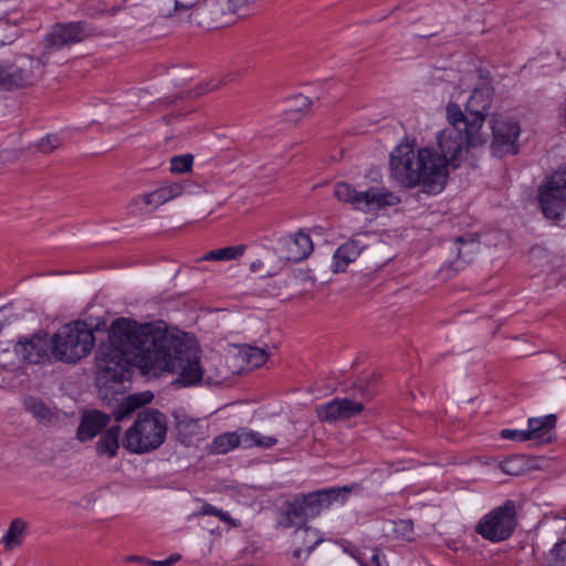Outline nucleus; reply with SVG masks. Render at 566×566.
Segmentation results:
<instances>
[{
	"label": "nucleus",
	"mask_w": 566,
	"mask_h": 566,
	"mask_svg": "<svg viewBox=\"0 0 566 566\" xmlns=\"http://www.w3.org/2000/svg\"><path fill=\"white\" fill-rule=\"evenodd\" d=\"M108 339L109 344L96 353V379L102 387L123 382L132 366L147 376L178 374L176 382L182 386H193L202 379L198 347L153 324L117 318L109 327Z\"/></svg>",
	"instance_id": "nucleus-1"
},
{
	"label": "nucleus",
	"mask_w": 566,
	"mask_h": 566,
	"mask_svg": "<svg viewBox=\"0 0 566 566\" xmlns=\"http://www.w3.org/2000/svg\"><path fill=\"white\" fill-rule=\"evenodd\" d=\"M242 358L252 367L262 366L269 357V354L265 349L247 345L240 352Z\"/></svg>",
	"instance_id": "nucleus-31"
},
{
	"label": "nucleus",
	"mask_w": 566,
	"mask_h": 566,
	"mask_svg": "<svg viewBox=\"0 0 566 566\" xmlns=\"http://www.w3.org/2000/svg\"><path fill=\"white\" fill-rule=\"evenodd\" d=\"M147 564L148 565H151V566H171V560H168V559H164V560H147Z\"/></svg>",
	"instance_id": "nucleus-45"
},
{
	"label": "nucleus",
	"mask_w": 566,
	"mask_h": 566,
	"mask_svg": "<svg viewBox=\"0 0 566 566\" xmlns=\"http://www.w3.org/2000/svg\"><path fill=\"white\" fill-rule=\"evenodd\" d=\"M200 0H176L178 11L189 10L196 6Z\"/></svg>",
	"instance_id": "nucleus-42"
},
{
	"label": "nucleus",
	"mask_w": 566,
	"mask_h": 566,
	"mask_svg": "<svg viewBox=\"0 0 566 566\" xmlns=\"http://www.w3.org/2000/svg\"><path fill=\"white\" fill-rule=\"evenodd\" d=\"M457 242L462 243V242H463V238H462V237H459V238L457 239Z\"/></svg>",
	"instance_id": "nucleus-51"
},
{
	"label": "nucleus",
	"mask_w": 566,
	"mask_h": 566,
	"mask_svg": "<svg viewBox=\"0 0 566 566\" xmlns=\"http://www.w3.org/2000/svg\"><path fill=\"white\" fill-rule=\"evenodd\" d=\"M360 254V248L356 241H347L336 249L333 255V271L344 272Z\"/></svg>",
	"instance_id": "nucleus-23"
},
{
	"label": "nucleus",
	"mask_w": 566,
	"mask_h": 566,
	"mask_svg": "<svg viewBox=\"0 0 566 566\" xmlns=\"http://www.w3.org/2000/svg\"><path fill=\"white\" fill-rule=\"evenodd\" d=\"M151 9L156 14L163 18L171 17L178 11L176 0H151Z\"/></svg>",
	"instance_id": "nucleus-34"
},
{
	"label": "nucleus",
	"mask_w": 566,
	"mask_h": 566,
	"mask_svg": "<svg viewBox=\"0 0 566 566\" xmlns=\"http://www.w3.org/2000/svg\"><path fill=\"white\" fill-rule=\"evenodd\" d=\"M25 528L27 524L21 518L13 520L7 533L2 537L4 545L9 548H11L13 545H19L24 535Z\"/></svg>",
	"instance_id": "nucleus-30"
},
{
	"label": "nucleus",
	"mask_w": 566,
	"mask_h": 566,
	"mask_svg": "<svg viewBox=\"0 0 566 566\" xmlns=\"http://www.w3.org/2000/svg\"><path fill=\"white\" fill-rule=\"evenodd\" d=\"M218 86H219V84L213 85V86L211 87V90H216Z\"/></svg>",
	"instance_id": "nucleus-53"
},
{
	"label": "nucleus",
	"mask_w": 566,
	"mask_h": 566,
	"mask_svg": "<svg viewBox=\"0 0 566 566\" xmlns=\"http://www.w3.org/2000/svg\"><path fill=\"white\" fill-rule=\"evenodd\" d=\"M346 392L349 397L336 398L317 408L321 420L334 422L354 418L364 410L365 401L373 396L367 377L356 379Z\"/></svg>",
	"instance_id": "nucleus-7"
},
{
	"label": "nucleus",
	"mask_w": 566,
	"mask_h": 566,
	"mask_svg": "<svg viewBox=\"0 0 566 566\" xmlns=\"http://www.w3.org/2000/svg\"><path fill=\"white\" fill-rule=\"evenodd\" d=\"M153 394L149 391H145L143 394L130 395L122 400L118 405L117 409L113 411V417L115 421L119 422L129 417L136 409L150 402L153 399Z\"/></svg>",
	"instance_id": "nucleus-22"
},
{
	"label": "nucleus",
	"mask_w": 566,
	"mask_h": 566,
	"mask_svg": "<svg viewBox=\"0 0 566 566\" xmlns=\"http://www.w3.org/2000/svg\"><path fill=\"white\" fill-rule=\"evenodd\" d=\"M353 557L357 560L360 566H373L369 564V556L367 552H357L353 554Z\"/></svg>",
	"instance_id": "nucleus-41"
},
{
	"label": "nucleus",
	"mask_w": 566,
	"mask_h": 566,
	"mask_svg": "<svg viewBox=\"0 0 566 566\" xmlns=\"http://www.w3.org/2000/svg\"><path fill=\"white\" fill-rule=\"evenodd\" d=\"M134 6L130 4V0H123L122 3L119 6H113L111 8H107L103 11L104 14L106 15H109V17H115L116 14H118L120 11H124V10H127V9H130L133 8Z\"/></svg>",
	"instance_id": "nucleus-39"
},
{
	"label": "nucleus",
	"mask_w": 566,
	"mask_h": 566,
	"mask_svg": "<svg viewBox=\"0 0 566 566\" xmlns=\"http://www.w3.org/2000/svg\"><path fill=\"white\" fill-rule=\"evenodd\" d=\"M369 564L373 566H389L385 554L378 548L369 549Z\"/></svg>",
	"instance_id": "nucleus-38"
},
{
	"label": "nucleus",
	"mask_w": 566,
	"mask_h": 566,
	"mask_svg": "<svg viewBox=\"0 0 566 566\" xmlns=\"http://www.w3.org/2000/svg\"><path fill=\"white\" fill-rule=\"evenodd\" d=\"M350 490L349 486H335L295 495L284 503L280 525L285 528L306 526L310 518L318 516L333 503H345Z\"/></svg>",
	"instance_id": "nucleus-3"
},
{
	"label": "nucleus",
	"mask_w": 566,
	"mask_h": 566,
	"mask_svg": "<svg viewBox=\"0 0 566 566\" xmlns=\"http://www.w3.org/2000/svg\"><path fill=\"white\" fill-rule=\"evenodd\" d=\"M334 196L358 210L371 211L399 203V198L386 189L369 188L366 191H357L346 182L335 185Z\"/></svg>",
	"instance_id": "nucleus-9"
},
{
	"label": "nucleus",
	"mask_w": 566,
	"mask_h": 566,
	"mask_svg": "<svg viewBox=\"0 0 566 566\" xmlns=\"http://www.w3.org/2000/svg\"><path fill=\"white\" fill-rule=\"evenodd\" d=\"M3 45H6V42L0 41V46H3Z\"/></svg>",
	"instance_id": "nucleus-52"
},
{
	"label": "nucleus",
	"mask_w": 566,
	"mask_h": 566,
	"mask_svg": "<svg viewBox=\"0 0 566 566\" xmlns=\"http://www.w3.org/2000/svg\"><path fill=\"white\" fill-rule=\"evenodd\" d=\"M61 145V139L56 135H48L38 144V149L43 154H50Z\"/></svg>",
	"instance_id": "nucleus-36"
},
{
	"label": "nucleus",
	"mask_w": 566,
	"mask_h": 566,
	"mask_svg": "<svg viewBox=\"0 0 566 566\" xmlns=\"http://www.w3.org/2000/svg\"><path fill=\"white\" fill-rule=\"evenodd\" d=\"M491 128L493 135L491 150L494 156L502 157L509 154H517L516 142L520 136L517 122L510 118H492Z\"/></svg>",
	"instance_id": "nucleus-13"
},
{
	"label": "nucleus",
	"mask_w": 566,
	"mask_h": 566,
	"mask_svg": "<svg viewBox=\"0 0 566 566\" xmlns=\"http://www.w3.org/2000/svg\"><path fill=\"white\" fill-rule=\"evenodd\" d=\"M184 182L165 184L153 192L145 193L142 200L145 205L159 207L175 198L180 197L185 191Z\"/></svg>",
	"instance_id": "nucleus-21"
},
{
	"label": "nucleus",
	"mask_w": 566,
	"mask_h": 566,
	"mask_svg": "<svg viewBox=\"0 0 566 566\" xmlns=\"http://www.w3.org/2000/svg\"><path fill=\"white\" fill-rule=\"evenodd\" d=\"M119 434L120 427L113 426L102 433L98 441L96 442V453L98 455H106L107 458H114L119 448Z\"/></svg>",
	"instance_id": "nucleus-24"
},
{
	"label": "nucleus",
	"mask_w": 566,
	"mask_h": 566,
	"mask_svg": "<svg viewBox=\"0 0 566 566\" xmlns=\"http://www.w3.org/2000/svg\"><path fill=\"white\" fill-rule=\"evenodd\" d=\"M390 167L402 186H421L428 195L441 192L447 184L443 160L431 147H423L415 153L409 146H399L391 153Z\"/></svg>",
	"instance_id": "nucleus-2"
},
{
	"label": "nucleus",
	"mask_w": 566,
	"mask_h": 566,
	"mask_svg": "<svg viewBox=\"0 0 566 566\" xmlns=\"http://www.w3.org/2000/svg\"><path fill=\"white\" fill-rule=\"evenodd\" d=\"M167 433L166 416L156 409L139 411L125 431L122 444L130 453L143 454L158 449Z\"/></svg>",
	"instance_id": "nucleus-4"
},
{
	"label": "nucleus",
	"mask_w": 566,
	"mask_h": 566,
	"mask_svg": "<svg viewBox=\"0 0 566 566\" xmlns=\"http://www.w3.org/2000/svg\"><path fill=\"white\" fill-rule=\"evenodd\" d=\"M94 34V29L85 21L55 23L44 38L45 48L42 54H48L49 59L52 52L82 42Z\"/></svg>",
	"instance_id": "nucleus-12"
},
{
	"label": "nucleus",
	"mask_w": 566,
	"mask_h": 566,
	"mask_svg": "<svg viewBox=\"0 0 566 566\" xmlns=\"http://www.w3.org/2000/svg\"><path fill=\"white\" fill-rule=\"evenodd\" d=\"M401 525L403 526L405 530H412V523L410 521H401Z\"/></svg>",
	"instance_id": "nucleus-48"
},
{
	"label": "nucleus",
	"mask_w": 566,
	"mask_h": 566,
	"mask_svg": "<svg viewBox=\"0 0 566 566\" xmlns=\"http://www.w3.org/2000/svg\"><path fill=\"white\" fill-rule=\"evenodd\" d=\"M468 130H457V128H444L438 136V146L441 154L438 153L440 159L443 160V171L446 179L448 178V167L458 168L464 151L469 148L482 146L483 144H472L469 140Z\"/></svg>",
	"instance_id": "nucleus-11"
},
{
	"label": "nucleus",
	"mask_w": 566,
	"mask_h": 566,
	"mask_svg": "<svg viewBox=\"0 0 566 566\" xmlns=\"http://www.w3.org/2000/svg\"><path fill=\"white\" fill-rule=\"evenodd\" d=\"M176 429L181 442L187 443L190 438L199 433V423L193 418L176 416Z\"/></svg>",
	"instance_id": "nucleus-27"
},
{
	"label": "nucleus",
	"mask_w": 566,
	"mask_h": 566,
	"mask_svg": "<svg viewBox=\"0 0 566 566\" xmlns=\"http://www.w3.org/2000/svg\"><path fill=\"white\" fill-rule=\"evenodd\" d=\"M52 355L60 361L75 364L93 349V329L83 321H74L60 327L51 338Z\"/></svg>",
	"instance_id": "nucleus-5"
},
{
	"label": "nucleus",
	"mask_w": 566,
	"mask_h": 566,
	"mask_svg": "<svg viewBox=\"0 0 566 566\" xmlns=\"http://www.w3.org/2000/svg\"><path fill=\"white\" fill-rule=\"evenodd\" d=\"M243 447L242 430L240 432H226L212 441L211 450L217 454H224L237 447Z\"/></svg>",
	"instance_id": "nucleus-25"
},
{
	"label": "nucleus",
	"mask_w": 566,
	"mask_h": 566,
	"mask_svg": "<svg viewBox=\"0 0 566 566\" xmlns=\"http://www.w3.org/2000/svg\"><path fill=\"white\" fill-rule=\"evenodd\" d=\"M219 512H220V509H217L216 506L209 504V503H205L201 507V511H200V514L201 515H211V516H217L219 515Z\"/></svg>",
	"instance_id": "nucleus-40"
},
{
	"label": "nucleus",
	"mask_w": 566,
	"mask_h": 566,
	"mask_svg": "<svg viewBox=\"0 0 566 566\" xmlns=\"http://www.w3.org/2000/svg\"><path fill=\"white\" fill-rule=\"evenodd\" d=\"M516 527V505L506 500L501 506L493 509L476 525V533L493 543L507 539Z\"/></svg>",
	"instance_id": "nucleus-8"
},
{
	"label": "nucleus",
	"mask_w": 566,
	"mask_h": 566,
	"mask_svg": "<svg viewBox=\"0 0 566 566\" xmlns=\"http://www.w3.org/2000/svg\"><path fill=\"white\" fill-rule=\"evenodd\" d=\"M493 96L494 88L485 83L471 93L465 104V113L471 117L472 132H481L492 106Z\"/></svg>",
	"instance_id": "nucleus-15"
},
{
	"label": "nucleus",
	"mask_w": 566,
	"mask_h": 566,
	"mask_svg": "<svg viewBox=\"0 0 566 566\" xmlns=\"http://www.w3.org/2000/svg\"><path fill=\"white\" fill-rule=\"evenodd\" d=\"M446 115L447 120L450 125L448 128H457V130H468V138L469 140H471L472 144L486 143V138L482 132H472L471 117L469 116L468 113H463L459 104L449 102L446 106Z\"/></svg>",
	"instance_id": "nucleus-17"
},
{
	"label": "nucleus",
	"mask_w": 566,
	"mask_h": 566,
	"mask_svg": "<svg viewBox=\"0 0 566 566\" xmlns=\"http://www.w3.org/2000/svg\"><path fill=\"white\" fill-rule=\"evenodd\" d=\"M556 426V416L548 415L542 418H530L527 433L531 440L538 443H549L553 440V430Z\"/></svg>",
	"instance_id": "nucleus-20"
},
{
	"label": "nucleus",
	"mask_w": 566,
	"mask_h": 566,
	"mask_svg": "<svg viewBox=\"0 0 566 566\" xmlns=\"http://www.w3.org/2000/svg\"><path fill=\"white\" fill-rule=\"evenodd\" d=\"M513 463V460H506L502 463V470L507 474H514L513 467L511 464Z\"/></svg>",
	"instance_id": "nucleus-44"
},
{
	"label": "nucleus",
	"mask_w": 566,
	"mask_h": 566,
	"mask_svg": "<svg viewBox=\"0 0 566 566\" xmlns=\"http://www.w3.org/2000/svg\"><path fill=\"white\" fill-rule=\"evenodd\" d=\"M501 437L503 439L515 440V441L531 440L530 433H527V430L503 429L501 431Z\"/></svg>",
	"instance_id": "nucleus-37"
},
{
	"label": "nucleus",
	"mask_w": 566,
	"mask_h": 566,
	"mask_svg": "<svg viewBox=\"0 0 566 566\" xmlns=\"http://www.w3.org/2000/svg\"><path fill=\"white\" fill-rule=\"evenodd\" d=\"M289 113H305L310 109L312 102L305 95L298 94L289 99Z\"/></svg>",
	"instance_id": "nucleus-35"
},
{
	"label": "nucleus",
	"mask_w": 566,
	"mask_h": 566,
	"mask_svg": "<svg viewBox=\"0 0 566 566\" xmlns=\"http://www.w3.org/2000/svg\"><path fill=\"white\" fill-rule=\"evenodd\" d=\"M218 517L222 522H226V523H228V524H230L232 526H237V524L234 523V521L232 520V517L230 516V514L228 512H224V511L220 510Z\"/></svg>",
	"instance_id": "nucleus-43"
},
{
	"label": "nucleus",
	"mask_w": 566,
	"mask_h": 566,
	"mask_svg": "<svg viewBox=\"0 0 566 566\" xmlns=\"http://www.w3.org/2000/svg\"><path fill=\"white\" fill-rule=\"evenodd\" d=\"M275 250L281 259L297 263L311 255L314 245L310 234L298 231L279 238Z\"/></svg>",
	"instance_id": "nucleus-16"
},
{
	"label": "nucleus",
	"mask_w": 566,
	"mask_h": 566,
	"mask_svg": "<svg viewBox=\"0 0 566 566\" xmlns=\"http://www.w3.org/2000/svg\"><path fill=\"white\" fill-rule=\"evenodd\" d=\"M25 409L41 421H50L53 417L52 410L36 397H27L24 399Z\"/></svg>",
	"instance_id": "nucleus-29"
},
{
	"label": "nucleus",
	"mask_w": 566,
	"mask_h": 566,
	"mask_svg": "<svg viewBox=\"0 0 566 566\" xmlns=\"http://www.w3.org/2000/svg\"><path fill=\"white\" fill-rule=\"evenodd\" d=\"M234 78H235V75H234V74H228V75H226V76L223 77L222 83H223V84L230 83V82L234 81Z\"/></svg>",
	"instance_id": "nucleus-47"
},
{
	"label": "nucleus",
	"mask_w": 566,
	"mask_h": 566,
	"mask_svg": "<svg viewBox=\"0 0 566 566\" xmlns=\"http://www.w3.org/2000/svg\"><path fill=\"white\" fill-rule=\"evenodd\" d=\"M193 156L190 154L174 156L170 159V171L174 174H184L192 168Z\"/></svg>",
	"instance_id": "nucleus-33"
},
{
	"label": "nucleus",
	"mask_w": 566,
	"mask_h": 566,
	"mask_svg": "<svg viewBox=\"0 0 566 566\" xmlns=\"http://www.w3.org/2000/svg\"><path fill=\"white\" fill-rule=\"evenodd\" d=\"M322 542L323 536L317 530L311 526L297 527L293 534V544L295 546L293 556L301 558L303 553L307 556Z\"/></svg>",
	"instance_id": "nucleus-19"
},
{
	"label": "nucleus",
	"mask_w": 566,
	"mask_h": 566,
	"mask_svg": "<svg viewBox=\"0 0 566 566\" xmlns=\"http://www.w3.org/2000/svg\"><path fill=\"white\" fill-rule=\"evenodd\" d=\"M46 64L48 54L0 60V90L14 91L34 85L42 77Z\"/></svg>",
	"instance_id": "nucleus-6"
},
{
	"label": "nucleus",
	"mask_w": 566,
	"mask_h": 566,
	"mask_svg": "<svg viewBox=\"0 0 566 566\" xmlns=\"http://www.w3.org/2000/svg\"><path fill=\"white\" fill-rule=\"evenodd\" d=\"M539 206L549 219H559L566 210V167L547 177L538 189Z\"/></svg>",
	"instance_id": "nucleus-10"
},
{
	"label": "nucleus",
	"mask_w": 566,
	"mask_h": 566,
	"mask_svg": "<svg viewBox=\"0 0 566 566\" xmlns=\"http://www.w3.org/2000/svg\"><path fill=\"white\" fill-rule=\"evenodd\" d=\"M243 448L271 449L277 443V439L271 436H264L254 430L242 429Z\"/></svg>",
	"instance_id": "nucleus-26"
},
{
	"label": "nucleus",
	"mask_w": 566,
	"mask_h": 566,
	"mask_svg": "<svg viewBox=\"0 0 566 566\" xmlns=\"http://www.w3.org/2000/svg\"><path fill=\"white\" fill-rule=\"evenodd\" d=\"M111 416L102 411L94 410L83 416L82 421L77 428V438L81 441L93 439L97 433L102 432L107 427Z\"/></svg>",
	"instance_id": "nucleus-18"
},
{
	"label": "nucleus",
	"mask_w": 566,
	"mask_h": 566,
	"mask_svg": "<svg viewBox=\"0 0 566 566\" xmlns=\"http://www.w3.org/2000/svg\"><path fill=\"white\" fill-rule=\"evenodd\" d=\"M262 262L260 260H258L256 262H252L251 263V270L253 272H255L256 270H259V268L261 266Z\"/></svg>",
	"instance_id": "nucleus-49"
},
{
	"label": "nucleus",
	"mask_w": 566,
	"mask_h": 566,
	"mask_svg": "<svg viewBox=\"0 0 566 566\" xmlns=\"http://www.w3.org/2000/svg\"><path fill=\"white\" fill-rule=\"evenodd\" d=\"M181 558V556L179 554H175V555H171L170 557H168L167 559L168 560H171V565H174L176 562H178L179 559Z\"/></svg>",
	"instance_id": "nucleus-50"
},
{
	"label": "nucleus",
	"mask_w": 566,
	"mask_h": 566,
	"mask_svg": "<svg viewBox=\"0 0 566 566\" xmlns=\"http://www.w3.org/2000/svg\"><path fill=\"white\" fill-rule=\"evenodd\" d=\"M126 560L127 562H136V563H146L147 564V560H149V559L146 558V557H143V556L129 555V556L126 557Z\"/></svg>",
	"instance_id": "nucleus-46"
},
{
	"label": "nucleus",
	"mask_w": 566,
	"mask_h": 566,
	"mask_svg": "<svg viewBox=\"0 0 566 566\" xmlns=\"http://www.w3.org/2000/svg\"><path fill=\"white\" fill-rule=\"evenodd\" d=\"M545 566H566V539L557 542L546 556Z\"/></svg>",
	"instance_id": "nucleus-32"
},
{
	"label": "nucleus",
	"mask_w": 566,
	"mask_h": 566,
	"mask_svg": "<svg viewBox=\"0 0 566 566\" xmlns=\"http://www.w3.org/2000/svg\"><path fill=\"white\" fill-rule=\"evenodd\" d=\"M14 353L25 363H44L49 360L50 355H52L51 338H49V334L45 332H38L31 336H24L15 344Z\"/></svg>",
	"instance_id": "nucleus-14"
},
{
	"label": "nucleus",
	"mask_w": 566,
	"mask_h": 566,
	"mask_svg": "<svg viewBox=\"0 0 566 566\" xmlns=\"http://www.w3.org/2000/svg\"><path fill=\"white\" fill-rule=\"evenodd\" d=\"M245 251L244 244L233 245V247H226L217 250H212L208 252L203 260L207 261H230V260H237L240 256L243 255Z\"/></svg>",
	"instance_id": "nucleus-28"
}]
</instances>
